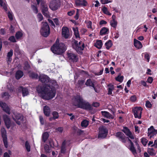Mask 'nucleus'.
<instances>
[{
    "mask_svg": "<svg viewBox=\"0 0 157 157\" xmlns=\"http://www.w3.org/2000/svg\"><path fill=\"white\" fill-rule=\"evenodd\" d=\"M0 5L2 7H3L5 10H7V7L5 3L3 2L2 0H0Z\"/></svg>",
    "mask_w": 157,
    "mask_h": 157,
    "instance_id": "79ce46f5",
    "label": "nucleus"
},
{
    "mask_svg": "<svg viewBox=\"0 0 157 157\" xmlns=\"http://www.w3.org/2000/svg\"><path fill=\"white\" fill-rule=\"evenodd\" d=\"M60 2L59 0H52L49 5L50 8L53 11H55L60 7Z\"/></svg>",
    "mask_w": 157,
    "mask_h": 157,
    "instance_id": "423d86ee",
    "label": "nucleus"
},
{
    "mask_svg": "<svg viewBox=\"0 0 157 157\" xmlns=\"http://www.w3.org/2000/svg\"><path fill=\"white\" fill-rule=\"evenodd\" d=\"M122 131L130 138L132 140L134 139V136L133 134L127 127H124Z\"/></svg>",
    "mask_w": 157,
    "mask_h": 157,
    "instance_id": "f8f14e48",
    "label": "nucleus"
},
{
    "mask_svg": "<svg viewBox=\"0 0 157 157\" xmlns=\"http://www.w3.org/2000/svg\"><path fill=\"white\" fill-rule=\"evenodd\" d=\"M136 100V97L135 95H133L130 98V100L132 102H134Z\"/></svg>",
    "mask_w": 157,
    "mask_h": 157,
    "instance_id": "69168bd1",
    "label": "nucleus"
},
{
    "mask_svg": "<svg viewBox=\"0 0 157 157\" xmlns=\"http://www.w3.org/2000/svg\"><path fill=\"white\" fill-rule=\"evenodd\" d=\"M52 115L54 118V119H58L59 117V115L58 113L56 111H53L52 113Z\"/></svg>",
    "mask_w": 157,
    "mask_h": 157,
    "instance_id": "49530a36",
    "label": "nucleus"
},
{
    "mask_svg": "<svg viewBox=\"0 0 157 157\" xmlns=\"http://www.w3.org/2000/svg\"><path fill=\"white\" fill-rule=\"evenodd\" d=\"M29 76L33 78H37L38 77V75L35 73L32 72L30 74Z\"/></svg>",
    "mask_w": 157,
    "mask_h": 157,
    "instance_id": "5fc2aeb1",
    "label": "nucleus"
},
{
    "mask_svg": "<svg viewBox=\"0 0 157 157\" xmlns=\"http://www.w3.org/2000/svg\"><path fill=\"white\" fill-rule=\"evenodd\" d=\"M129 150L132 152V154L136 156L137 154L136 150L134 146V144L130 145L128 148Z\"/></svg>",
    "mask_w": 157,
    "mask_h": 157,
    "instance_id": "b1692460",
    "label": "nucleus"
},
{
    "mask_svg": "<svg viewBox=\"0 0 157 157\" xmlns=\"http://www.w3.org/2000/svg\"><path fill=\"white\" fill-rule=\"evenodd\" d=\"M3 140L5 147L7 148L8 147V142L7 137L3 138Z\"/></svg>",
    "mask_w": 157,
    "mask_h": 157,
    "instance_id": "09e8293b",
    "label": "nucleus"
},
{
    "mask_svg": "<svg viewBox=\"0 0 157 157\" xmlns=\"http://www.w3.org/2000/svg\"><path fill=\"white\" fill-rule=\"evenodd\" d=\"M19 91H22L23 97L27 96L29 94V91L28 89L26 88H23L22 86H20L18 88Z\"/></svg>",
    "mask_w": 157,
    "mask_h": 157,
    "instance_id": "6ab92c4d",
    "label": "nucleus"
},
{
    "mask_svg": "<svg viewBox=\"0 0 157 157\" xmlns=\"http://www.w3.org/2000/svg\"><path fill=\"white\" fill-rule=\"evenodd\" d=\"M13 119L18 125H20L23 121V116L20 113L14 114V117H13Z\"/></svg>",
    "mask_w": 157,
    "mask_h": 157,
    "instance_id": "9b49d317",
    "label": "nucleus"
},
{
    "mask_svg": "<svg viewBox=\"0 0 157 157\" xmlns=\"http://www.w3.org/2000/svg\"><path fill=\"white\" fill-rule=\"evenodd\" d=\"M31 8L34 13H38V11L37 7L34 5H32L31 6Z\"/></svg>",
    "mask_w": 157,
    "mask_h": 157,
    "instance_id": "3c124183",
    "label": "nucleus"
},
{
    "mask_svg": "<svg viewBox=\"0 0 157 157\" xmlns=\"http://www.w3.org/2000/svg\"><path fill=\"white\" fill-rule=\"evenodd\" d=\"M142 109L141 107H136L133 109V113L135 118L140 119L141 117Z\"/></svg>",
    "mask_w": 157,
    "mask_h": 157,
    "instance_id": "6e6552de",
    "label": "nucleus"
},
{
    "mask_svg": "<svg viewBox=\"0 0 157 157\" xmlns=\"http://www.w3.org/2000/svg\"><path fill=\"white\" fill-rule=\"evenodd\" d=\"M141 142L144 146H146L148 142V140L146 138H142L141 139Z\"/></svg>",
    "mask_w": 157,
    "mask_h": 157,
    "instance_id": "603ef678",
    "label": "nucleus"
},
{
    "mask_svg": "<svg viewBox=\"0 0 157 157\" xmlns=\"http://www.w3.org/2000/svg\"><path fill=\"white\" fill-rule=\"evenodd\" d=\"M85 85L87 86L92 87H94V82H93L90 79H88L86 80L85 83Z\"/></svg>",
    "mask_w": 157,
    "mask_h": 157,
    "instance_id": "a878e982",
    "label": "nucleus"
},
{
    "mask_svg": "<svg viewBox=\"0 0 157 157\" xmlns=\"http://www.w3.org/2000/svg\"><path fill=\"white\" fill-rule=\"evenodd\" d=\"M13 55V51L11 49L9 52L7 53V57L8 61H11L12 60L11 57Z\"/></svg>",
    "mask_w": 157,
    "mask_h": 157,
    "instance_id": "2f4dec72",
    "label": "nucleus"
},
{
    "mask_svg": "<svg viewBox=\"0 0 157 157\" xmlns=\"http://www.w3.org/2000/svg\"><path fill=\"white\" fill-rule=\"evenodd\" d=\"M117 22L116 20H111L110 21V25L113 27L116 28L117 27Z\"/></svg>",
    "mask_w": 157,
    "mask_h": 157,
    "instance_id": "c9c22d12",
    "label": "nucleus"
},
{
    "mask_svg": "<svg viewBox=\"0 0 157 157\" xmlns=\"http://www.w3.org/2000/svg\"><path fill=\"white\" fill-rule=\"evenodd\" d=\"M135 143L136 144V145L137 147L138 151H139V152L140 153L141 151V150L140 149V146L138 143L137 141H135Z\"/></svg>",
    "mask_w": 157,
    "mask_h": 157,
    "instance_id": "bf43d9fd",
    "label": "nucleus"
},
{
    "mask_svg": "<svg viewBox=\"0 0 157 157\" xmlns=\"http://www.w3.org/2000/svg\"><path fill=\"white\" fill-rule=\"evenodd\" d=\"M0 5L2 7H3L5 10H7V7L5 3L3 2L2 0H0Z\"/></svg>",
    "mask_w": 157,
    "mask_h": 157,
    "instance_id": "a19ab883",
    "label": "nucleus"
},
{
    "mask_svg": "<svg viewBox=\"0 0 157 157\" xmlns=\"http://www.w3.org/2000/svg\"><path fill=\"white\" fill-rule=\"evenodd\" d=\"M151 147H154V148H157V139L155 140L154 142V144L151 146Z\"/></svg>",
    "mask_w": 157,
    "mask_h": 157,
    "instance_id": "0e129e2a",
    "label": "nucleus"
},
{
    "mask_svg": "<svg viewBox=\"0 0 157 157\" xmlns=\"http://www.w3.org/2000/svg\"><path fill=\"white\" fill-rule=\"evenodd\" d=\"M9 40L12 42H16L15 37L13 36H12L10 37L9 39Z\"/></svg>",
    "mask_w": 157,
    "mask_h": 157,
    "instance_id": "4d7b16f0",
    "label": "nucleus"
},
{
    "mask_svg": "<svg viewBox=\"0 0 157 157\" xmlns=\"http://www.w3.org/2000/svg\"><path fill=\"white\" fill-rule=\"evenodd\" d=\"M67 143V141L66 140H64L62 144L61 147V152L62 153H64L66 152V145Z\"/></svg>",
    "mask_w": 157,
    "mask_h": 157,
    "instance_id": "393cba45",
    "label": "nucleus"
},
{
    "mask_svg": "<svg viewBox=\"0 0 157 157\" xmlns=\"http://www.w3.org/2000/svg\"><path fill=\"white\" fill-rule=\"evenodd\" d=\"M62 34L63 37L67 38L69 35V30L67 27H63L62 29Z\"/></svg>",
    "mask_w": 157,
    "mask_h": 157,
    "instance_id": "f3484780",
    "label": "nucleus"
},
{
    "mask_svg": "<svg viewBox=\"0 0 157 157\" xmlns=\"http://www.w3.org/2000/svg\"><path fill=\"white\" fill-rule=\"evenodd\" d=\"M115 136L122 142L125 143V136L123 133L119 132H118L116 133Z\"/></svg>",
    "mask_w": 157,
    "mask_h": 157,
    "instance_id": "4468645a",
    "label": "nucleus"
},
{
    "mask_svg": "<svg viewBox=\"0 0 157 157\" xmlns=\"http://www.w3.org/2000/svg\"><path fill=\"white\" fill-rule=\"evenodd\" d=\"M1 131L2 136V138L7 137V136L6 135V130L4 128H2L1 129Z\"/></svg>",
    "mask_w": 157,
    "mask_h": 157,
    "instance_id": "f704fd0d",
    "label": "nucleus"
},
{
    "mask_svg": "<svg viewBox=\"0 0 157 157\" xmlns=\"http://www.w3.org/2000/svg\"><path fill=\"white\" fill-rule=\"evenodd\" d=\"M108 86L109 87L108 88V94L111 95L112 94V91L114 90V85L111 84L108 85Z\"/></svg>",
    "mask_w": 157,
    "mask_h": 157,
    "instance_id": "c756f323",
    "label": "nucleus"
},
{
    "mask_svg": "<svg viewBox=\"0 0 157 157\" xmlns=\"http://www.w3.org/2000/svg\"><path fill=\"white\" fill-rule=\"evenodd\" d=\"M85 23L86 24V26L88 29H90L92 30L94 29L95 28L92 27V22L91 21L86 20L85 21Z\"/></svg>",
    "mask_w": 157,
    "mask_h": 157,
    "instance_id": "bb28decb",
    "label": "nucleus"
},
{
    "mask_svg": "<svg viewBox=\"0 0 157 157\" xmlns=\"http://www.w3.org/2000/svg\"><path fill=\"white\" fill-rule=\"evenodd\" d=\"M72 102L74 105L78 108L86 110H90L91 109V105L80 95H77L75 96L73 99Z\"/></svg>",
    "mask_w": 157,
    "mask_h": 157,
    "instance_id": "f03ea898",
    "label": "nucleus"
},
{
    "mask_svg": "<svg viewBox=\"0 0 157 157\" xmlns=\"http://www.w3.org/2000/svg\"><path fill=\"white\" fill-rule=\"evenodd\" d=\"M153 80V79L152 77H149L147 79V82L149 83H151Z\"/></svg>",
    "mask_w": 157,
    "mask_h": 157,
    "instance_id": "774afa93",
    "label": "nucleus"
},
{
    "mask_svg": "<svg viewBox=\"0 0 157 157\" xmlns=\"http://www.w3.org/2000/svg\"><path fill=\"white\" fill-rule=\"evenodd\" d=\"M105 45L106 49H109L112 45V41L110 40H108L105 43Z\"/></svg>",
    "mask_w": 157,
    "mask_h": 157,
    "instance_id": "7c9ffc66",
    "label": "nucleus"
},
{
    "mask_svg": "<svg viewBox=\"0 0 157 157\" xmlns=\"http://www.w3.org/2000/svg\"><path fill=\"white\" fill-rule=\"evenodd\" d=\"M37 18L38 19L39 21H41L43 18V16L41 13H38L37 15Z\"/></svg>",
    "mask_w": 157,
    "mask_h": 157,
    "instance_id": "13d9d810",
    "label": "nucleus"
},
{
    "mask_svg": "<svg viewBox=\"0 0 157 157\" xmlns=\"http://www.w3.org/2000/svg\"><path fill=\"white\" fill-rule=\"evenodd\" d=\"M8 15L10 19V20H12L13 19V15L12 13L10 12H9L8 13Z\"/></svg>",
    "mask_w": 157,
    "mask_h": 157,
    "instance_id": "338daca9",
    "label": "nucleus"
},
{
    "mask_svg": "<svg viewBox=\"0 0 157 157\" xmlns=\"http://www.w3.org/2000/svg\"><path fill=\"white\" fill-rule=\"evenodd\" d=\"M49 136L48 133L46 132H44L42 135V139L43 141L45 142Z\"/></svg>",
    "mask_w": 157,
    "mask_h": 157,
    "instance_id": "72a5a7b5",
    "label": "nucleus"
},
{
    "mask_svg": "<svg viewBox=\"0 0 157 157\" xmlns=\"http://www.w3.org/2000/svg\"><path fill=\"white\" fill-rule=\"evenodd\" d=\"M30 67L29 65L28 64L27 62H25L24 63V69L26 71L29 72V70L30 69Z\"/></svg>",
    "mask_w": 157,
    "mask_h": 157,
    "instance_id": "473e14b6",
    "label": "nucleus"
},
{
    "mask_svg": "<svg viewBox=\"0 0 157 157\" xmlns=\"http://www.w3.org/2000/svg\"><path fill=\"white\" fill-rule=\"evenodd\" d=\"M99 130L98 138L102 139L105 138L108 133V131L106 128L103 126H101L99 127Z\"/></svg>",
    "mask_w": 157,
    "mask_h": 157,
    "instance_id": "0eeeda50",
    "label": "nucleus"
},
{
    "mask_svg": "<svg viewBox=\"0 0 157 157\" xmlns=\"http://www.w3.org/2000/svg\"><path fill=\"white\" fill-rule=\"evenodd\" d=\"M109 33V29L106 27H103L101 29L100 32V34L101 35H103L107 34Z\"/></svg>",
    "mask_w": 157,
    "mask_h": 157,
    "instance_id": "412c9836",
    "label": "nucleus"
},
{
    "mask_svg": "<svg viewBox=\"0 0 157 157\" xmlns=\"http://www.w3.org/2000/svg\"><path fill=\"white\" fill-rule=\"evenodd\" d=\"M123 76L118 75L117 77L116 78V80L117 81L121 82L123 81Z\"/></svg>",
    "mask_w": 157,
    "mask_h": 157,
    "instance_id": "a18cd8bd",
    "label": "nucleus"
},
{
    "mask_svg": "<svg viewBox=\"0 0 157 157\" xmlns=\"http://www.w3.org/2000/svg\"><path fill=\"white\" fill-rule=\"evenodd\" d=\"M145 105L146 107L149 108H151V102L148 101H146Z\"/></svg>",
    "mask_w": 157,
    "mask_h": 157,
    "instance_id": "052dcab7",
    "label": "nucleus"
},
{
    "mask_svg": "<svg viewBox=\"0 0 157 157\" xmlns=\"http://www.w3.org/2000/svg\"><path fill=\"white\" fill-rule=\"evenodd\" d=\"M40 33L41 35L45 37L48 36L50 33V28L47 22H42Z\"/></svg>",
    "mask_w": 157,
    "mask_h": 157,
    "instance_id": "39448f33",
    "label": "nucleus"
},
{
    "mask_svg": "<svg viewBox=\"0 0 157 157\" xmlns=\"http://www.w3.org/2000/svg\"><path fill=\"white\" fill-rule=\"evenodd\" d=\"M107 22L106 21L104 20H101L99 22V25L101 26H102L103 25H105L107 24Z\"/></svg>",
    "mask_w": 157,
    "mask_h": 157,
    "instance_id": "680f3d73",
    "label": "nucleus"
},
{
    "mask_svg": "<svg viewBox=\"0 0 157 157\" xmlns=\"http://www.w3.org/2000/svg\"><path fill=\"white\" fill-rule=\"evenodd\" d=\"M25 147L28 152H29L30 151V146L28 143V141H26L25 143Z\"/></svg>",
    "mask_w": 157,
    "mask_h": 157,
    "instance_id": "de8ad7c7",
    "label": "nucleus"
},
{
    "mask_svg": "<svg viewBox=\"0 0 157 157\" xmlns=\"http://www.w3.org/2000/svg\"><path fill=\"white\" fill-rule=\"evenodd\" d=\"M74 32V34L76 38L79 37V33L78 29L77 27H73L72 28Z\"/></svg>",
    "mask_w": 157,
    "mask_h": 157,
    "instance_id": "cd10ccee",
    "label": "nucleus"
},
{
    "mask_svg": "<svg viewBox=\"0 0 157 157\" xmlns=\"http://www.w3.org/2000/svg\"><path fill=\"white\" fill-rule=\"evenodd\" d=\"M113 0H100V2L102 4H105L112 2Z\"/></svg>",
    "mask_w": 157,
    "mask_h": 157,
    "instance_id": "8fccbe9b",
    "label": "nucleus"
},
{
    "mask_svg": "<svg viewBox=\"0 0 157 157\" xmlns=\"http://www.w3.org/2000/svg\"><path fill=\"white\" fill-rule=\"evenodd\" d=\"M57 39L56 43L51 48V51L54 54L60 55L64 52L66 49L65 45L63 43L58 44Z\"/></svg>",
    "mask_w": 157,
    "mask_h": 157,
    "instance_id": "7ed1b4c3",
    "label": "nucleus"
},
{
    "mask_svg": "<svg viewBox=\"0 0 157 157\" xmlns=\"http://www.w3.org/2000/svg\"><path fill=\"white\" fill-rule=\"evenodd\" d=\"M67 57L68 59L71 61L77 62L78 60V57L77 55L72 52H68L67 53Z\"/></svg>",
    "mask_w": 157,
    "mask_h": 157,
    "instance_id": "9d476101",
    "label": "nucleus"
},
{
    "mask_svg": "<svg viewBox=\"0 0 157 157\" xmlns=\"http://www.w3.org/2000/svg\"><path fill=\"white\" fill-rule=\"evenodd\" d=\"M73 48L78 53H81L84 48V44L82 41L78 43L77 40H75L72 44Z\"/></svg>",
    "mask_w": 157,
    "mask_h": 157,
    "instance_id": "20e7f679",
    "label": "nucleus"
},
{
    "mask_svg": "<svg viewBox=\"0 0 157 157\" xmlns=\"http://www.w3.org/2000/svg\"><path fill=\"white\" fill-rule=\"evenodd\" d=\"M44 113L45 116H49L50 113V108L48 106H45L43 108Z\"/></svg>",
    "mask_w": 157,
    "mask_h": 157,
    "instance_id": "4be33fe9",
    "label": "nucleus"
},
{
    "mask_svg": "<svg viewBox=\"0 0 157 157\" xmlns=\"http://www.w3.org/2000/svg\"><path fill=\"white\" fill-rule=\"evenodd\" d=\"M102 43L101 40H99L97 41L95 44V46L98 49L101 48L102 45Z\"/></svg>",
    "mask_w": 157,
    "mask_h": 157,
    "instance_id": "c85d7f7f",
    "label": "nucleus"
},
{
    "mask_svg": "<svg viewBox=\"0 0 157 157\" xmlns=\"http://www.w3.org/2000/svg\"><path fill=\"white\" fill-rule=\"evenodd\" d=\"M39 80L44 85L39 89L37 88L38 92L43 99L48 100L53 98L55 96V88L57 83L55 80H49V78L46 75H41L39 77Z\"/></svg>",
    "mask_w": 157,
    "mask_h": 157,
    "instance_id": "f257e3e1",
    "label": "nucleus"
},
{
    "mask_svg": "<svg viewBox=\"0 0 157 157\" xmlns=\"http://www.w3.org/2000/svg\"><path fill=\"white\" fill-rule=\"evenodd\" d=\"M102 10L103 12L105 14L109 15H111V14L108 11L107 8L105 6L102 8Z\"/></svg>",
    "mask_w": 157,
    "mask_h": 157,
    "instance_id": "e433bc0d",
    "label": "nucleus"
},
{
    "mask_svg": "<svg viewBox=\"0 0 157 157\" xmlns=\"http://www.w3.org/2000/svg\"><path fill=\"white\" fill-rule=\"evenodd\" d=\"M148 152L151 155H154L155 154V151L153 148H149Z\"/></svg>",
    "mask_w": 157,
    "mask_h": 157,
    "instance_id": "c03bdc74",
    "label": "nucleus"
},
{
    "mask_svg": "<svg viewBox=\"0 0 157 157\" xmlns=\"http://www.w3.org/2000/svg\"><path fill=\"white\" fill-rule=\"evenodd\" d=\"M75 3L76 6H85L88 4L86 0H75Z\"/></svg>",
    "mask_w": 157,
    "mask_h": 157,
    "instance_id": "dca6fc26",
    "label": "nucleus"
},
{
    "mask_svg": "<svg viewBox=\"0 0 157 157\" xmlns=\"http://www.w3.org/2000/svg\"><path fill=\"white\" fill-rule=\"evenodd\" d=\"M3 117L7 128L8 129L9 128L11 124V122L9 117L6 114L4 115Z\"/></svg>",
    "mask_w": 157,
    "mask_h": 157,
    "instance_id": "2eb2a0df",
    "label": "nucleus"
},
{
    "mask_svg": "<svg viewBox=\"0 0 157 157\" xmlns=\"http://www.w3.org/2000/svg\"><path fill=\"white\" fill-rule=\"evenodd\" d=\"M134 44L135 47L138 49L142 48L143 47L141 43L136 39H134Z\"/></svg>",
    "mask_w": 157,
    "mask_h": 157,
    "instance_id": "aec40b11",
    "label": "nucleus"
},
{
    "mask_svg": "<svg viewBox=\"0 0 157 157\" xmlns=\"http://www.w3.org/2000/svg\"><path fill=\"white\" fill-rule=\"evenodd\" d=\"M144 57L146 59L147 61L149 62L150 59V56L149 54L147 53H145V54Z\"/></svg>",
    "mask_w": 157,
    "mask_h": 157,
    "instance_id": "e2e57ef3",
    "label": "nucleus"
},
{
    "mask_svg": "<svg viewBox=\"0 0 157 157\" xmlns=\"http://www.w3.org/2000/svg\"><path fill=\"white\" fill-rule=\"evenodd\" d=\"M81 124L82 127L86 128L88 125L89 122L87 121L84 120L82 122Z\"/></svg>",
    "mask_w": 157,
    "mask_h": 157,
    "instance_id": "4c0bfd02",
    "label": "nucleus"
},
{
    "mask_svg": "<svg viewBox=\"0 0 157 157\" xmlns=\"http://www.w3.org/2000/svg\"><path fill=\"white\" fill-rule=\"evenodd\" d=\"M10 97V95L7 92L4 93L2 95V97L3 98H4L5 99H8Z\"/></svg>",
    "mask_w": 157,
    "mask_h": 157,
    "instance_id": "ea45409f",
    "label": "nucleus"
},
{
    "mask_svg": "<svg viewBox=\"0 0 157 157\" xmlns=\"http://www.w3.org/2000/svg\"><path fill=\"white\" fill-rule=\"evenodd\" d=\"M44 150L46 153H48L50 152L51 149L47 144H45L44 146Z\"/></svg>",
    "mask_w": 157,
    "mask_h": 157,
    "instance_id": "58836bf2",
    "label": "nucleus"
},
{
    "mask_svg": "<svg viewBox=\"0 0 157 157\" xmlns=\"http://www.w3.org/2000/svg\"><path fill=\"white\" fill-rule=\"evenodd\" d=\"M102 115L105 117L109 119H113L114 118V116L111 114L109 112L105 111L101 112Z\"/></svg>",
    "mask_w": 157,
    "mask_h": 157,
    "instance_id": "a211bd4d",
    "label": "nucleus"
},
{
    "mask_svg": "<svg viewBox=\"0 0 157 157\" xmlns=\"http://www.w3.org/2000/svg\"><path fill=\"white\" fill-rule=\"evenodd\" d=\"M23 34L21 32H17L15 36L17 39L21 38Z\"/></svg>",
    "mask_w": 157,
    "mask_h": 157,
    "instance_id": "37998d69",
    "label": "nucleus"
},
{
    "mask_svg": "<svg viewBox=\"0 0 157 157\" xmlns=\"http://www.w3.org/2000/svg\"><path fill=\"white\" fill-rule=\"evenodd\" d=\"M148 136L150 138H153L157 134V130L155 129L153 126H151L148 128Z\"/></svg>",
    "mask_w": 157,
    "mask_h": 157,
    "instance_id": "1a4fd4ad",
    "label": "nucleus"
},
{
    "mask_svg": "<svg viewBox=\"0 0 157 157\" xmlns=\"http://www.w3.org/2000/svg\"><path fill=\"white\" fill-rule=\"evenodd\" d=\"M0 106L2 109L4 111L8 114H10V109L7 105L6 104L2 101H0Z\"/></svg>",
    "mask_w": 157,
    "mask_h": 157,
    "instance_id": "ddd939ff",
    "label": "nucleus"
},
{
    "mask_svg": "<svg viewBox=\"0 0 157 157\" xmlns=\"http://www.w3.org/2000/svg\"><path fill=\"white\" fill-rule=\"evenodd\" d=\"M85 82V79H81L79 80L78 81V83L79 85V87H81L84 84Z\"/></svg>",
    "mask_w": 157,
    "mask_h": 157,
    "instance_id": "864d4df0",
    "label": "nucleus"
},
{
    "mask_svg": "<svg viewBox=\"0 0 157 157\" xmlns=\"http://www.w3.org/2000/svg\"><path fill=\"white\" fill-rule=\"evenodd\" d=\"M40 2L41 6L42 8L44 7L45 6V5H47L46 3V1L44 0H41Z\"/></svg>",
    "mask_w": 157,
    "mask_h": 157,
    "instance_id": "6e6d98bb",
    "label": "nucleus"
},
{
    "mask_svg": "<svg viewBox=\"0 0 157 157\" xmlns=\"http://www.w3.org/2000/svg\"><path fill=\"white\" fill-rule=\"evenodd\" d=\"M23 73L22 71L21 70H18L16 73V78L17 79H19L23 76Z\"/></svg>",
    "mask_w": 157,
    "mask_h": 157,
    "instance_id": "5701e85b",
    "label": "nucleus"
}]
</instances>
